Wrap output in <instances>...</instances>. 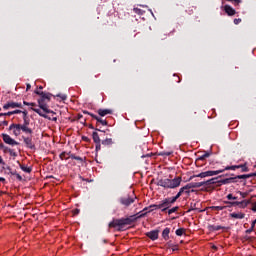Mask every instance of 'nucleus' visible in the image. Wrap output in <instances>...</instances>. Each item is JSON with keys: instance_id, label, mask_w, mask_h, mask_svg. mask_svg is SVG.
Wrapping results in <instances>:
<instances>
[{"instance_id": "5701e85b", "label": "nucleus", "mask_w": 256, "mask_h": 256, "mask_svg": "<svg viewBox=\"0 0 256 256\" xmlns=\"http://www.w3.org/2000/svg\"><path fill=\"white\" fill-rule=\"evenodd\" d=\"M208 229L209 231H221V229H225V227L219 225H209Z\"/></svg>"}, {"instance_id": "864d4df0", "label": "nucleus", "mask_w": 256, "mask_h": 256, "mask_svg": "<svg viewBox=\"0 0 256 256\" xmlns=\"http://www.w3.org/2000/svg\"><path fill=\"white\" fill-rule=\"evenodd\" d=\"M5 169H6V171H8V174L10 173V175H11V173H13L11 166H7Z\"/></svg>"}, {"instance_id": "58836bf2", "label": "nucleus", "mask_w": 256, "mask_h": 256, "mask_svg": "<svg viewBox=\"0 0 256 256\" xmlns=\"http://www.w3.org/2000/svg\"><path fill=\"white\" fill-rule=\"evenodd\" d=\"M197 204H195V203H191L190 204V208H189V210H188V213H191V211H196L197 210Z\"/></svg>"}, {"instance_id": "20e7f679", "label": "nucleus", "mask_w": 256, "mask_h": 256, "mask_svg": "<svg viewBox=\"0 0 256 256\" xmlns=\"http://www.w3.org/2000/svg\"><path fill=\"white\" fill-rule=\"evenodd\" d=\"M9 130L13 131L15 137H19V135H21V131L26 135H33V129L29 128V126H23L21 124H11L9 126Z\"/></svg>"}, {"instance_id": "37998d69", "label": "nucleus", "mask_w": 256, "mask_h": 256, "mask_svg": "<svg viewBox=\"0 0 256 256\" xmlns=\"http://www.w3.org/2000/svg\"><path fill=\"white\" fill-rule=\"evenodd\" d=\"M55 97L61 98L62 101H66L67 100V96L65 94H57Z\"/></svg>"}, {"instance_id": "473e14b6", "label": "nucleus", "mask_w": 256, "mask_h": 256, "mask_svg": "<svg viewBox=\"0 0 256 256\" xmlns=\"http://www.w3.org/2000/svg\"><path fill=\"white\" fill-rule=\"evenodd\" d=\"M67 155H71V152L67 153V152H62L60 155H59V158L61 159V161H63V159H69L67 158Z\"/></svg>"}, {"instance_id": "ea45409f", "label": "nucleus", "mask_w": 256, "mask_h": 256, "mask_svg": "<svg viewBox=\"0 0 256 256\" xmlns=\"http://www.w3.org/2000/svg\"><path fill=\"white\" fill-rule=\"evenodd\" d=\"M226 1H229V3H232L233 5H235V7H237V5L242 3V0H226Z\"/></svg>"}, {"instance_id": "4be33fe9", "label": "nucleus", "mask_w": 256, "mask_h": 256, "mask_svg": "<svg viewBox=\"0 0 256 256\" xmlns=\"http://www.w3.org/2000/svg\"><path fill=\"white\" fill-rule=\"evenodd\" d=\"M69 159H75V161H79V163H85V159L81 156H76L75 154H70Z\"/></svg>"}, {"instance_id": "0eeeda50", "label": "nucleus", "mask_w": 256, "mask_h": 256, "mask_svg": "<svg viewBox=\"0 0 256 256\" xmlns=\"http://www.w3.org/2000/svg\"><path fill=\"white\" fill-rule=\"evenodd\" d=\"M150 207H155V209H160L162 213H165L167 209H171V204L168 202L167 198L160 201L159 204H152Z\"/></svg>"}, {"instance_id": "39448f33", "label": "nucleus", "mask_w": 256, "mask_h": 256, "mask_svg": "<svg viewBox=\"0 0 256 256\" xmlns=\"http://www.w3.org/2000/svg\"><path fill=\"white\" fill-rule=\"evenodd\" d=\"M239 179L245 180V179H247V176H243V174H242V175H237L235 177H230V178L219 180L218 187H221V185H229L231 183H238Z\"/></svg>"}, {"instance_id": "4c0bfd02", "label": "nucleus", "mask_w": 256, "mask_h": 256, "mask_svg": "<svg viewBox=\"0 0 256 256\" xmlns=\"http://www.w3.org/2000/svg\"><path fill=\"white\" fill-rule=\"evenodd\" d=\"M23 124H21V125H23V126H26V127H29V125H30V123H31V119H29V118H23Z\"/></svg>"}, {"instance_id": "e433bc0d", "label": "nucleus", "mask_w": 256, "mask_h": 256, "mask_svg": "<svg viewBox=\"0 0 256 256\" xmlns=\"http://www.w3.org/2000/svg\"><path fill=\"white\" fill-rule=\"evenodd\" d=\"M183 233H185V229L184 228H179L176 230V235L178 237H181L183 235Z\"/></svg>"}, {"instance_id": "774afa93", "label": "nucleus", "mask_w": 256, "mask_h": 256, "mask_svg": "<svg viewBox=\"0 0 256 256\" xmlns=\"http://www.w3.org/2000/svg\"><path fill=\"white\" fill-rule=\"evenodd\" d=\"M5 178H3V177H0V183H5Z\"/></svg>"}, {"instance_id": "f03ea898", "label": "nucleus", "mask_w": 256, "mask_h": 256, "mask_svg": "<svg viewBox=\"0 0 256 256\" xmlns=\"http://www.w3.org/2000/svg\"><path fill=\"white\" fill-rule=\"evenodd\" d=\"M34 93L36 95H39V99H38V107H40V109H42V111H44V113H53L55 115V112L51 109H49V106L47 105V103H49L51 101V97H53V94L49 93V92H43L40 90H35Z\"/></svg>"}, {"instance_id": "a18cd8bd", "label": "nucleus", "mask_w": 256, "mask_h": 256, "mask_svg": "<svg viewBox=\"0 0 256 256\" xmlns=\"http://www.w3.org/2000/svg\"><path fill=\"white\" fill-rule=\"evenodd\" d=\"M22 113V115H23V119H28L29 118V112H27V110H24V111H22L21 112Z\"/></svg>"}, {"instance_id": "f8f14e48", "label": "nucleus", "mask_w": 256, "mask_h": 256, "mask_svg": "<svg viewBox=\"0 0 256 256\" xmlns=\"http://www.w3.org/2000/svg\"><path fill=\"white\" fill-rule=\"evenodd\" d=\"M202 184V187H211V185H216V187H219V177L209 179L204 182H199Z\"/></svg>"}, {"instance_id": "680f3d73", "label": "nucleus", "mask_w": 256, "mask_h": 256, "mask_svg": "<svg viewBox=\"0 0 256 256\" xmlns=\"http://www.w3.org/2000/svg\"><path fill=\"white\" fill-rule=\"evenodd\" d=\"M240 193V195H241V197L243 198V199H245V197H247V194L246 193H243V192H239Z\"/></svg>"}, {"instance_id": "603ef678", "label": "nucleus", "mask_w": 256, "mask_h": 256, "mask_svg": "<svg viewBox=\"0 0 256 256\" xmlns=\"http://www.w3.org/2000/svg\"><path fill=\"white\" fill-rule=\"evenodd\" d=\"M12 113L13 115H18L19 113H23V110H14Z\"/></svg>"}, {"instance_id": "9b49d317", "label": "nucleus", "mask_w": 256, "mask_h": 256, "mask_svg": "<svg viewBox=\"0 0 256 256\" xmlns=\"http://www.w3.org/2000/svg\"><path fill=\"white\" fill-rule=\"evenodd\" d=\"M16 107H18L19 109H23V104L19 103V102H8L6 104L3 105V109L4 111H7L9 109H16Z\"/></svg>"}, {"instance_id": "6ab92c4d", "label": "nucleus", "mask_w": 256, "mask_h": 256, "mask_svg": "<svg viewBox=\"0 0 256 256\" xmlns=\"http://www.w3.org/2000/svg\"><path fill=\"white\" fill-rule=\"evenodd\" d=\"M32 111H34V113H37V115H39L40 117H43L44 119H49L51 120V117H49L47 114H44L41 109L39 108H31Z\"/></svg>"}, {"instance_id": "a211bd4d", "label": "nucleus", "mask_w": 256, "mask_h": 256, "mask_svg": "<svg viewBox=\"0 0 256 256\" xmlns=\"http://www.w3.org/2000/svg\"><path fill=\"white\" fill-rule=\"evenodd\" d=\"M229 216L232 218V219H245V213H242V212H233V213H230Z\"/></svg>"}, {"instance_id": "cd10ccee", "label": "nucleus", "mask_w": 256, "mask_h": 256, "mask_svg": "<svg viewBox=\"0 0 256 256\" xmlns=\"http://www.w3.org/2000/svg\"><path fill=\"white\" fill-rule=\"evenodd\" d=\"M102 145H104L105 147H109L113 145V139L106 138L105 140L102 141Z\"/></svg>"}, {"instance_id": "6e6d98bb", "label": "nucleus", "mask_w": 256, "mask_h": 256, "mask_svg": "<svg viewBox=\"0 0 256 256\" xmlns=\"http://www.w3.org/2000/svg\"><path fill=\"white\" fill-rule=\"evenodd\" d=\"M253 230H254V228L250 227L248 230H246V233L249 235V234L253 233Z\"/></svg>"}, {"instance_id": "72a5a7b5", "label": "nucleus", "mask_w": 256, "mask_h": 256, "mask_svg": "<svg viewBox=\"0 0 256 256\" xmlns=\"http://www.w3.org/2000/svg\"><path fill=\"white\" fill-rule=\"evenodd\" d=\"M179 211V206H175L168 210V215H173V213H177Z\"/></svg>"}, {"instance_id": "9d476101", "label": "nucleus", "mask_w": 256, "mask_h": 256, "mask_svg": "<svg viewBox=\"0 0 256 256\" xmlns=\"http://www.w3.org/2000/svg\"><path fill=\"white\" fill-rule=\"evenodd\" d=\"M2 139L6 145H10L11 147H15V145H19L15 139L11 138L9 134H2Z\"/></svg>"}, {"instance_id": "c9c22d12", "label": "nucleus", "mask_w": 256, "mask_h": 256, "mask_svg": "<svg viewBox=\"0 0 256 256\" xmlns=\"http://www.w3.org/2000/svg\"><path fill=\"white\" fill-rule=\"evenodd\" d=\"M159 155L161 157H169V156L173 155V152L162 151L159 153Z\"/></svg>"}, {"instance_id": "423d86ee", "label": "nucleus", "mask_w": 256, "mask_h": 256, "mask_svg": "<svg viewBox=\"0 0 256 256\" xmlns=\"http://www.w3.org/2000/svg\"><path fill=\"white\" fill-rule=\"evenodd\" d=\"M220 173H223V170H208L206 172H202L196 175H193L190 177V181L191 179H195V177H200L201 179H205V177H213L215 175H219Z\"/></svg>"}, {"instance_id": "c85d7f7f", "label": "nucleus", "mask_w": 256, "mask_h": 256, "mask_svg": "<svg viewBox=\"0 0 256 256\" xmlns=\"http://www.w3.org/2000/svg\"><path fill=\"white\" fill-rule=\"evenodd\" d=\"M92 139L94 143H101V138H99V133L97 132L92 133Z\"/></svg>"}, {"instance_id": "7c9ffc66", "label": "nucleus", "mask_w": 256, "mask_h": 256, "mask_svg": "<svg viewBox=\"0 0 256 256\" xmlns=\"http://www.w3.org/2000/svg\"><path fill=\"white\" fill-rule=\"evenodd\" d=\"M225 204H226V207H237L239 206V201H235V202L226 201Z\"/></svg>"}, {"instance_id": "2eb2a0df", "label": "nucleus", "mask_w": 256, "mask_h": 256, "mask_svg": "<svg viewBox=\"0 0 256 256\" xmlns=\"http://www.w3.org/2000/svg\"><path fill=\"white\" fill-rule=\"evenodd\" d=\"M199 187H203V184L200 182H191L185 185L186 191H189V189H199Z\"/></svg>"}, {"instance_id": "b1692460", "label": "nucleus", "mask_w": 256, "mask_h": 256, "mask_svg": "<svg viewBox=\"0 0 256 256\" xmlns=\"http://www.w3.org/2000/svg\"><path fill=\"white\" fill-rule=\"evenodd\" d=\"M0 149L1 151H3V153L7 154V153H11V151L13 149L9 148L8 146H6L5 144L3 143H0Z\"/></svg>"}, {"instance_id": "69168bd1", "label": "nucleus", "mask_w": 256, "mask_h": 256, "mask_svg": "<svg viewBox=\"0 0 256 256\" xmlns=\"http://www.w3.org/2000/svg\"><path fill=\"white\" fill-rule=\"evenodd\" d=\"M167 246L172 248V247L174 246V244H173L171 241H169V242L167 243Z\"/></svg>"}, {"instance_id": "bf43d9fd", "label": "nucleus", "mask_w": 256, "mask_h": 256, "mask_svg": "<svg viewBox=\"0 0 256 256\" xmlns=\"http://www.w3.org/2000/svg\"><path fill=\"white\" fill-rule=\"evenodd\" d=\"M178 250H179V246L174 245V246L172 247V251H178Z\"/></svg>"}, {"instance_id": "5fc2aeb1", "label": "nucleus", "mask_w": 256, "mask_h": 256, "mask_svg": "<svg viewBox=\"0 0 256 256\" xmlns=\"http://www.w3.org/2000/svg\"><path fill=\"white\" fill-rule=\"evenodd\" d=\"M149 210H150L149 206H148V207H145V208L141 211V213H149Z\"/></svg>"}, {"instance_id": "6e6552de", "label": "nucleus", "mask_w": 256, "mask_h": 256, "mask_svg": "<svg viewBox=\"0 0 256 256\" xmlns=\"http://www.w3.org/2000/svg\"><path fill=\"white\" fill-rule=\"evenodd\" d=\"M22 139L27 149H31L32 151H35V149H37V147L35 146V142H33V136H22Z\"/></svg>"}, {"instance_id": "8fccbe9b", "label": "nucleus", "mask_w": 256, "mask_h": 256, "mask_svg": "<svg viewBox=\"0 0 256 256\" xmlns=\"http://www.w3.org/2000/svg\"><path fill=\"white\" fill-rule=\"evenodd\" d=\"M96 151H101V142L96 143Z\"/></svg>"}, {"instance_id": "1a4fd4ad", "label": "nucleus", "mask_w": 256, "mask_h": 256, "mask_svg": "<svg viewBox=\"0 0 256 256\" xmlns=\"http://www.w3.org/2000/svg\"><path fill=\"white\" fill-rule=\"evenodd\" d=\"M120 205H123L124 207H129L130 205H133L135 203V198H131V196H122L119 198Z\"/></svg>"}, {"instance_id": "c03bdc74", "label": "nucleus", "mask_w": 256, "mask_h": 256, "mask_svg": "<svg viewBox=\"0 0 256 256\" xmlns=\"http://www.w3.org/2000/svg\"><path fill=\"white\" fill-rule=\"evenodd\" d=\"M11 115H13V111H10V112H6L4 114H0V117H11Z\"/></svg>"}, {"instance_id": "f257e3e1", "label": "nucleus", "mask_w": 256, "mask_h": 256, "mask_svg": "<svg viewBox=\"0 0 256 256\" xmlns=\"http://www.w3.org/2000/svg\"><path fill=\"white\" fill-rule=\"evenodd\" d=\"M147 213L149 212H139L135 215H132L130 217L127 218H120V219H113L109 224L108 227L109 229H116L117 231H125V226L127 225H132V223H135V221H137V219H143V217H146Z\"/></svg>"}, {"instance_id": "7ed1b4c3", "label": "nucleus", "mask_w": 256, "mask_h": 256, "mask_svg": "<svg viewBox=\"0 0 256 256\" xmlns=\"http://www.w3.org/2000/svg\"><path fill=\"white\" fill-rule=\"evenodd\" d=\"M181 181H183V179L180 176L174 179L165 178L158 180L157 185L164 189H177V187L181 185Z\"/></svg>"}, {"instance_id": "49530a36", "label": "nucleus", "mask_w": 256, "mask_h": 256, "mask_svg": "<svg viewBox=\"0 0 256 256\" xmlns=\"http://www.w3.org/2000/svg\"><path fill=\"white\" fill-rule=\"evenodd\" d=\"M9 155H10L11 157H17V153L15 152L14 149H12V150L10 151Z\"/></svg>"}, {"instance_id": "4468645a", "label": "nucleus", "mask_w": 256, "mask_h": 256, "mask_svg": "<svg viewBox=\"0 0 256 256\" xmlns=\"http://www.w3.org/2000/svg\"><path fill=\"white\" fill-rule=\"evenodd\" d=\"M146 237L151 239V241H157L159 239V230H152L146 233Z\"/></svg>"}, {"instance_id": "052dcab7", "label": "nucleus", "mask_w": 256, "mask_h": 256, "mask_svg": "<svg viewBox=\"0 0 256 256\" xmlns=\"http://www.w3.org/2000/svg\"><path fill=\"white\" fill-rule=\"evenodd\" d=\"M255 225H256V219L252 222L251 228H252V229H255Z\"/></svg>"}, {"instance_id": "393cba45", "label": "nucleus", "mask_w": 256, "mask_h": 256, "mask_svg": "<svg viewBox=\"0 0 256 256\" xmlns=\"http://www.w3.org/2000/svg\"><path fill=\"white\" fill-rule=\"evenodd\" d=\"M169 233H171V229L165 228L162 232V237L165 239V241H168L169 239Z\"/></svg>"}, {"instance_id": "de8ad7c7", "label": "nucleus", "mask_w": 256, "mask_h": 256, "mask_svg": "<svg viewBox=\"0 0 256 256\" xmlns=\"http://www.w3.org/2000/svg\"><path fill=\"white\" fill-rule=\"evenodd\" d=\"M241 18H235L234 19V25H239V23H241Z\"/></svg>"}, {"instance_id": "2f4dec72", "label": "nucleus", "mask_w": 256, "mask_h": 256, "mask_svg": "<svg viewBox=\"0 0 256 256\" xmlns=\"http://www.w3.org/2000/svg\"><path fill=\"white\" fill-rule=\"evenodd\" d=\"M211 209L213 211H223L224 209H227V206H212Z\"/></svg>"}, {"instance_id": "a19ab883", "label": "nucleus", "mask_w": 256, "mask_h": 256, "mask_svg": "<svg viewBox=\"0 0 256 256\" xmlns=\"http://www.w3.org/2000/svg\"><path fill=\"white\" fill-rule=\"evenodd\" d=\"M179 193H181L183 195V193H187V195H189V193H191V191L187 190V188H185V186H183L182 188H180Z\"/></svg>"}, {"instance_id": "aec40b11", "label": "nucleus", "mask_w": 256, "mask_h": 256, "mask_svg": "<svg viewBox=\"0 0 256 256\" xmlns=\"http://www.w3.org/2000/svg\"><path fill=\"white\" fill-rule=\"evenodd\" d=\"M238 203V207H240V209H245L248 205H251V200H242Z\"/></svg>"}, {"instance_id": "a878e982", "label": "nucleus", "mask_w": 256, "mask_h": 256, "mask_svg": "<svg viewBox=\"0 0 256 256\" xmlns=\"http://www.w3.org/2000/svg\"><path fill=\"white\" fill-rule=\"evenodd\" d=\"M239 169H241V173H249V167H247V163L238 165Z\"/></svg>"}, {"instance_id": "3c124183", "label": "nucleus", "mask_w": 256, "mask_h": 256, "mask_svg": "<svg viewBox=\"0 0 256 256\" xmlns=\"http://www.w3.org/2000/svg\"><path fill=\"white\" fill-rule=\"evenodd\" d=\"M79 213H81V210L77 208L73 210V215H79Z\"/></svg>"}, {"instance_id": "0e129e2a", "label": "nucleus", "mask_w": 256, "mask_h": 256, "mask_svg": "<svg viewBox=\"0 0 256 256\" xmlns=\"http://www.w3.org/2000/svg\"><path fill=\"white\" fill-rule=\"evenodd\" d=\"M29 89H31V84H26V91H29Z\"/></svg>"}, {"instance_id": "bb28decb", "label": "nucleus", "mask_w": 256, "mask_h": 256, "mask_svg": "<svg viewBox=\"0 0 256 256\" xmlns=\"http://www.w3.org/2000/svg\"><path fill=\"white\" fill-rule=\"evenodd\" d=\"M236 169H239V165H233V166H227L224 169H220V171H235Z\"/></svg>"}, {"instance_id": "ddd939ff", "label": "nucleus", "mask_w": 256, "mask_h": 256, "mask_svg": "<svg viewBox=\"0 0 256 256\" xmlns=\"http://www.w3.org/2000/svg\"><path fill=\"white\" fill-rule=\"evenodd\" d=\"M223 9L225 13L228 15V17H233L237 14V11L229 4L224 5Z\"/></svg>"}, {"instance_id": "13d9d810", "label": "nucleus", "mask_w": 256, "mask_h": 256, "mask_svg": "<svg viewBox=\"0 0 256 256\" xmlns=\"http://www.w3.org/2000/svg\"><path fill=\"white\" fill-rule=\"evenodd\" d=\"M16 178L18 181H23V177L20 174H16Z\"/></svg>"}, {"instance_id": "e2e57ef3", "label": "nucleus", "mask_w": 256, "mask_h": 256, "mask_svg": "<svg viewBox=\"0 0 256 256\" xmlns=\"http://www.w3.org/2000/svg\"><path fill=\"white\" fill-rule=\"evenodd\" d=\"M77 119H78L79 121H81V119H83V115H82V114H78V115H77Z\"/></svg>"}, {"instance_id": "f704fd0d", "label": "nucleus", "mask_w": 256, "mask_h": 256, "mask_svg": "<svg viewBox=\"0 0 256 256\" xmlns=\"http://www.w3.org/2000/svg\"><path fill=\"white\" fill-rule=\"evenodd\" d=\"M168 200V203H170V206H172L174 203L177 202V198L174 196V197H168L166 198Z\"/></svg>"}, {"instance_id": "c756f323", "label": "nucleus", "mask_w": 256, "mask_h": 256, "mask_svg": "<svg viewBox=\"0 0 256 256\" xmlns=\"http://www.w3.org/2000/svg\"><path fill=\"white\" fill-rule=\"evenodd\" d=\"M208 157H211V152H205L202 156L198 157V161H205Z\"/></svg>"}, {"instance_id": "f3484780", "label": "nucleus", "mask_w": 256, "mask_h": 256, "mask_svg": "<svg viewBox=\"0 0 256 256\" xmlns=\"http://www.w3.org/2000/svg\"><path fill=\"white\" fill-rule=\"evenodd\" d=\"M100 117H105V115H113V110L111 109H98L97 111Z\"/></svg>"}, {"instance_id": "412c9836", "label": "nucleus", "mask_w": 256, "mask_h": 256, "mask_svg": "<svg viewBox=\"0 0 256 256\" xmlns=\"http://www.w3.org/2000/svg\"><path fill=\"white\" fill-rule=\"evenodd\" d=\"M17 163H18L20 169H21L22 171H24V173H31V172L33 171V169H32L31 167H27V166H25V165H23V164H20L19 161H17Z\"/></svg>"}, {"instance_id": "4d7b16f0", "label": "nucleus", "mask_w": 256, "mask_h": 256, "mask_svg": "<svg viewBox=\"0 0 256 256\" xmlns=\"http://www.w3.org/2000/svg\"><path fill=\"white\" fill-rule=\"evenodd\" d=\"M226 197H227V199H228L229 201H231V200H233V197H234V196H233V194H228Z\"/></svg>"}, {"instance_id": "79ce46f5", "label": "nucleus", "mask_w": 256, "mask_h": 256, "mask_svg": "<svg viewBox=\"0 0 256 256\" xmlns=\"http://www.w3.org/2000/svg\"><path fill=\"white\" fill-rule=\"evenodd\" d=\"M243 177H246V179H251V177H256V172L250 174H243Z\"/></svg>"}, {"instance_id": "338daca9", "label": "nucleus", "mask_w": 256, "mask_h": 256, "mask_svg": "<svg viewBox=\"0 0 256 256\" xmlns=\"http://www.w3.org/2000/svg\"><path fill=\"white\" fill-rule=\"evenodd\" d=\"M181 193L180 192H178L177 194H176V196H174L175 198H177V199H179V197H181Z\"/></svg>"}, {"instance_id": "dca6fc26", "label": "nucleus", "mask_w": 256, "mask_h": 256, "mask_svg": "<svg viewBox=\"0 0 256 256\" xmlns=\"http://www.w3.org/2000/svg\"><path fill=\"white\" fill-rule=\"evenodd\" d=\"M90 117H92V119H95L97 121V123H100V125H103V126L109 125L107 120H103L101 117H99L95 114H90Z\"/></svg>"}, {"instance_id": "09e8293b", "label": "nucleus", "mask_w": 256, "mask_h": 256, "mask_svg": "<svg viewBox=\"0 0 256 256\" xmlns=\"http://www.w3.org/2000/svg\"><path fill=\"white\" fill-rule=\"evenodd\" d=\"M150 210H148V213H153V211H157L159 208L148 206Z\"/></svg>"}]
</instances>
